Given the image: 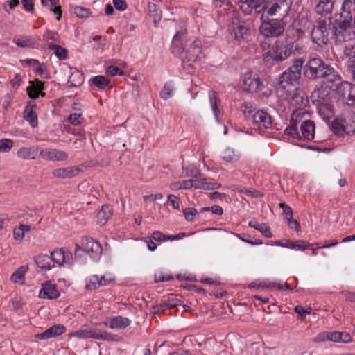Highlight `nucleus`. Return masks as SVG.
I'll list each match as a JSON object with an SVG mask.
<instances>
[{
    "label": "nucleus",
    "instance_id": "obj_62",
    "mask_svg": "<svg viewBox=\"0 0 355 355\" xmlns=\"http://www.w3.org/2000/svg\"><path fill=\"white\" fill-rule=\"evenodd\" d=\"M296 249L299 250H304L309 248L310 244L302 240H298L296 241Z\"/></svg>",
    "mask_w": 355,
    "mask_h": 355
},
{
    "label": "nucleus",
    "instance_id": "obj_8",
    "mask_svg": "<svg viewBox=\"0 0 355 355\" xmlns=\"http://www.w3.org/2000/svg\"><path fill=\"white\" fill-rule=\"evenodd\" d=\"M336 92L347 105H355V85L345 81L340 82L337 85Z\"/></svg>",
    "mask_w": 355,
    "mask_h": 355
},
{
    "label": "nucleus",
    "instance_id": "obj_3",
    "mask_svg": "<svg viewBox=\"0 0 355 355\" xmlns=\"http://www.w3.org/2000/svg\"><path fill=\"white\" fill-rule=\"evenodd\" d=\"M333 32L334 24L331 23L330 18L319 20L312 28L311 39L313 42L318 46L325 45L332 37Z\"/></svg>",
    "mask_w": 355,
    "mask_h": 355
},
{
    "label": "nucleus",
    "instance_id": "obj_37",
    "mask_svg": "<svg viewBox=\"0 0 355 355\" xmlns=\"http://www.w3.org/2000/svg\"><path fill=\"white\" fill-rule=\"evenodd\" d=\"M190 183L192 184L191 188L193 187L196 189H204L208 190L209 184L207 182V179L202 176L197 179H190Z\"/></svg>",
    "mask_w": 355,
    "mask_h": 355
},
{
    "label": "nucleus",
    "instance_id": "obj_33",
    "mask_svg": "<svg viewBox=\"0 0 355 355\" xmlns=\"http://www.w3.org/2000/svg\"><path fill=\"white\" fill-rule=\"evenodd\" d=\"M36 264L41 268L44 270H50L51 268V258L46 254H40L35 258Z\"/></svg>",
    "mask_w": 355,
    "mask_h": 355
},
{
    "label": "nucleus",
    "instance_id": "obj_47",
    "mask_svg": "<svg viewBox=\"0 0 355 355\" xmlns=\"http://www.w3.org/2000/svg\"><path fill=\"white\" fill-rule=\"evenodd\" d=\"M23 267H21L20 269L17 270L16 272H15L10 279L11 280L15 283H24V272L25 270H23Z\"/></svg>",
    "mask_w": 355,
    "mask_h": 355
},
{
    "label": "nucleus",
    "instance_id": "obj_40",
    "mask_svg": "<svg viewBox=\"0 0 355 355\" xmlns=\"http://www.w3.org/2000/svg\"><path fill=\"white\" fill-rule=\"evenodd\" d=\"M71 336H77L82 338H94L96 336V332L92 330H79L71 334Z\"/></svg>",
    "mask_w": 355,
    "mask_h": 355
},
{
    "label": "nucleus",
    "instance_id": "obj_56",
    "mask_svg": "<svg viewBox=\"0 0 355 355\" xmlns=\"http://www.w3.org/2000/svg\"><path fill=\"white\" fill-rule=\"evenodd\" d=\"M35 337L38 339L42 340L53 338L54 337V335L53 334V331L50 327L48 329H46L44 332L36 334Z\"/></svg>",
    "mask_w": 355,
    "mask_h": 355
},
{
    "label": "nucleus",
    "instance_id": "obj_21",
    "mask_svg": "<svg viewBox=\"0 0 355 355\" xmlns=\"http://www.w3.org/2000/svg\"><path fill=\"white\" fill-rule=\"evenodd\" d=\"M39 296L41 298L55 299L59 296V293L54 284H46L40 291Z\"/></svg>",
    "mask_w": 355,
    "mask_h": 355
},
{
    "label": "nucleus",
    "instance_id": "obj_7",
    "mask_svg": "<svg viewBox=\"0 0 355 355\" xmlns=\"http://www.w3.org/2000/svg\"><path fill=\"white\" fill-rule=\"evenodd\" d=\"M329 66L319 57L311 58L304 66V76L309 80L321 79Z\"/></svg>",
    "mask_w": 355,
    "mask_h": 355
},
{
    "label": "nucleus",
    "instance_id": "obj_54",
    "mask_svg": "<svg viewBox=\"0 0 355 355\" xmlns=\"http://www.w3.org/2000/svg\"><path fill=\"white\" fill-rule=\"evenodd\" d=\"M328 331L321 332L313 338V342L315 343H319L327 341L328 340Z\"/></svg>",
    "mask_w": 355,
    "mask_h": 355
},
{
    "label": "nucleus",
    "instance_id": "obj_35",
    "mask_svg": "<svg viewBox=\"0 0 355 355\" xmlns=\"http://www.w3.org/2000/svg\"><path fill=\"white\" fill-rule=\"evenodd\" d=\"M220 155L223 159L227 162H235L239 159V155L230 147L222 149Z\"/></svg>",
    "mask_w": 355,
    "mask_h": 355
},
{
    "label": "nucleus",
    "instance_id": "obj_15",
    "mask_svg": "<svg viewBox=\"0 0 355 355\" xmlns=\"http://www.w3.org/2000/svg\"><path fill=\"white\" fill-rule=\"evenodd\" d=\"M271 6L268 9L270 13H273L278 17H285L287 16L291 3L288 0H270Z\"/></svg>",
    "mask_w": 355,
    "mask_h": 355
},
{
    "label": "nucleus",
    "instance_id": "obj_13",
    "mask_svg": "<svg viewBox=\"0 0 355 355\" xmlns=\"http://www.w3.org/2000/svg\"><path fill=\"white\" fill-rule=\"evenodd\" d=\"M229 31L235 40H239L248 33L249 26L245 22L235 17L232 19V23L229 25Z\"/></svg>",
    "mask_w": 355,
    "mask_h": 355
},
{
    "label": "nucleus",
    "instance_id": "obj_5",
    "mask_svg": "<svg viewBox=\"0 0 355 355\" xmlns=\"http://www.w3.org/2000/svg\"><path fill=\"white\" fill-rule=\"evenodd\" d=\"M240 8L246 15H250L253 11L257 15H260V19H266L269 15H275L268 12L269 8L272 5L270 0H241Z\"/></svg>",
    "mask_w": 355,
    "mask_h": 355
},
{
    "label": "nucleus",
    "instance_id": "obj_36",
    "mask_svg": "<svg viewBox=\"0 0 355 355\" xmlns=\"http://www.w3.org/2000/svg\"><path fill=\"white\" fill-rule=\"evenodd\" d=\"M24 119L30 123V125L35 128L37 125V116L33 110V107L27 106L24 110Z\"/></svg>",
    "mask_w": 355,
    "mask_h": 355
},
{
    "label": "nucleus",
    "instance_id": "obj_12",
    "mask_svg": "<svg viewBox=\"0 0 355 355\" xmlns=\"http://www.w3.org/2000/svg\"><path fill=\"white\" fill-rule=\"evenodd\" d=\"M80 252H86L93 259H98L102 253V247L101 244L94 240L87 241L85 248H81L78 244L76 245L75 258L77 259L80 255Z\"/></svg>",
    "mask_w": 355,
    "mask_h": 355
},
{
    "label": "nucleus",
    "instance_id": "obj_22",
    "mask_svg": "<svg viewBox=\"0 0 355 355\" xmlns=\"http://www.w3.org/2000/svg\"><path fill=\"white\" fill-rule=\"evenodd\" d=\"M112 209L109 205H103L96 216L97 223L101 225H104L107 222L108 219L112 216Z\"/></svg>",
    "mask_w": 355,
    "mask_h": 355
},
{
    "label": "nucleus",
    "instance_id": "obj_10",
    "mask_svg": "<svg viewBox=\"0 0 355 355\" xmlns=\"http://www.w3.org/2000/svg\"><path fill=\"white\" fill-rule=\"evenodd\" d=\"M350 24H345L344 21H341L338 28L334 26V32L332 35L336 44H344L354 41L350 35Z\"/></svg>",
    "mask_w": 355,
    "mask_h": 355
},
{
    "label": "nucleus",
    "instance_id": "obj_32",
    "mask_svg": "<svg viewBox=\"0 0 355 355\" xmlns=\"http://www.w3.org/2000/svg\"><path fill=\"white\" fill-rule=\"evenodd\" d=\"M107 284V281L103 277H99L97 275H94L91 277L89 282L87 284L85 288L87 290L92 291L98 288L101 286H104Z\"/></svg>",
    "mask_w": 355,
    "mask_h": 355
},
{
    "label": "nucleus",
    "instance_id": "obj_23",
    "mask_svg": "<svg viewBox=\"0 0 355 355\" xmlns=\"http://www.w3.org/2000/svg\"><path fill=\"white\" fill-rule=\"evenodd\" d=\"M334 7L333 0H319L318 4L315 6V11L317 13L330 14Z\"/></svg>",
    "mask_w": 355,
    "mask_h": 355
},
{
    "label": "nucleus",
    "instance_id": "obj_4",
    "mask_svg": "<svg viewBox=\"0 0 355 355\" xmlns=\"http://www.w3.org/2000/svg\"><path fill=\"white\" fill-rule=\"evenodd\" d=\"M303 61L302 59L295 60L292 66L286 70L280 76L279 85L283 89L289 91L291 87L297 85L301 77V69Z\"/></svg>",
    "mask_w": 355,
    "mask_h": 355
},
{
    "label": "nucleus",
    "instance_id": "obj_20",
    "mask_svg": "<svg viewBox=\"0 0 355 355\" xmlns=\"http://www.w3.org/2000/svg\"><path fill=\"white\" fill-rule=\"evenodd\" d=\"M315 123L313 121L306 120L300 125V139L312 140L314 139Z\"/></svg>",
    "mask_w": 355,
    "mask_h": 355
},
{
    "label": "nucleus",
    "instance_id": "obj_52",
    "mask_svg": "<svg viewBox=\"0 0 355 355\" xmlns=\"http://www.w3.org/2000/svg\"><path fill=\"white\" fill-rule=\"evenodd\" d=\"M184 217L187 220L192 221L197 214V210L194 208H187L184 211Z\"/></svg>",
    "mask_w": 355,
    "mask_h": 355
},
{
    "label": "nucleus",
    "instance_id": "obj_1",
    "mask_svg": "<svg viewBox=\"0 0 355 355\" xmlns=\"http://www.w3.org/2000/svg\"><path fill=\"white\" fill-rule=\"evenodd\" d=\"M180 33H177L173 40L174 53L182 60L195 62L201 53V42L195 37L186 39L184 44L180 42Z\"/></svg>",
    "mask_w": 355,
    "mask_h": 355
},
{
    "label": "nucleus",
    "instance_id": "obj_59",
    "mask_svg": "<svg viewBox=\"0 0 355 355\" xmlns=\"http://www.w3.org/2000/svg\"><path fill=\"white\" fill-rule=\"evenodd\" d=\"M151 238L157 242L165 241V234L159 231H155L151 235Z\"/></svg>",
    "mask_w": 355,
    "mask_h": 355
},
{
    "label": "nucleus",
    "instance_id": "obj_64",
    "mask_svg": "<svg viewBox=\"0 0 355 355\" xmlns=\"http://www.w3.org/2000/svg\"><path fill=\"white\" fill-rule=\"evenodd\" d=\"M347 65V69H348L349 71L350 72L353 80L355 81V61L352 62V61H350V63Z\"/></svg>",
    "mask_w": 355,
    "mask_h": 355
},
{
    "label": "nucleus",
    "instance_id": "obj_6",
    "mask_svg": "<svg viewBox=\"0 0 355 355\" xmlns=\"http://www.w3.org/2000/svg\"><path fill=\"white\" fill-rule=\"evenodd\" d=\"M284 18L269 15L266 19H261L262 22L259 27L260 33L266 37L279 36L284 31Z\"/></svg>",
    "mask_w": 355,
    "mask_h": 355
},
{
    "label": "nucleus",
    "instance_id": "obj_28",
    "mask_svg": "<svg viewBox=\"0 0 355 355\" xmlns=\"http://www.w3.org/2000/svg\"><path fill=\"white\" fill-rule=\"evenodd\" d=\"M83 74L76 69L71 72L67 84L69 87H79L83 84Z\"/></svg>",
    "mask_w": 355,
    "mask_h": 355
},
{
    "label": "nucleus",
    "instance_id": "obj_25",
    "mask_svg": "<svg viewBox=\"0 0 355 355\" xmlns=\"http://www.w3.org/2000/svg\"><path fill=\"white\" fill-rule=\"evenodd\" d=\"M38 148L35 147H30V148H21L17 151V155L25 159H35L37 155Z\"/></svg>",
    "mask_w": 355,
    "mask_h": 355
},
{
    "label": "nucleus",
    "instance_id": "obj_57",
    "mask_svg": "<svg viewBox=\"0 0 355 355\" xmlns=\"http://www.w3.org/2000/svg\"><path fill=\"white\" fill-rule=\"evenodd\" d=\"M51 330L53 331V334L55 336H60L65 331V327L63 325H53L51 327Z\"/></svg>",
    "mask_w": 355,
    "mask_h": 355
},
{
    "label": "nucleus",
    "instance_id": "obj_43",
    "mask_svg": "<svg viewBox=\"0 0 355 355\" xmlns=\"http://www.w3.org/2000/svg\"><path fill=\"white\" fill-rule=\"evenodd\" d=\"M71 9L73 10V13L80 18H85L87 17L90 13L89 10L87 8H85L78 6H71Z\"/></svg>",
    "mask_w": 355,
    "mask_h": 355
},
{
    "label": "nucleus",
    "instance_id": "obj_19",
    "mask_svg": "<svg viewBox=\"0 0 355 355\" xmlns=\"http://www.w3.org/2000/svg\"><path fill=\"white\" fill-rule=\"evenodd\" d=\"M80 171V166H73L57 168L53 171V175L58 178L67 179L76 176Z\"/></svg>",
    "mask_w": 355,
    "mask_h": 355
},
{
    "label": "nucleus",
    "instance_id": "obj_2",
    "mask_svg": "<svg viewBox=\"0 0 355 355\" xmlns=\"http://www.w3.org/2000/svg\"><path fill=\"white\" fill-rule=\"evenodd\" d=\"M296 46L292 40L286 39L284 41H277L272 49L264 55V60L270 62V60L276 62L283 61L294 53Z\"/></svg>",
    "mask_w": 355,
    "mask_h": 355
},
{
    "label": "nucleus",
    "instance_id": "obj_55",
    "mask_svg": "<svg viewBox=\"0 0 355 355\" xmlns=\"http://www.w3.org/2000/svg\"><path fill=\"white\" fill-rule=\"evenodd\" d=\"M95 339L104 340H114V336L107 332L96 333Z\"/></svg>",
    "mask_w": 355,
    "mask_h": 355
},
{
    "label": "nucleus",
    "instance_id": "obj_60",
    "mask_svg": "<svg viewBox=\"0 0 355 355\" xmlns=\"http://www.w3.org/2000/svg\"><path fill=\"white\" fill-rule=\"evenodd\" d=\"M113 3L115 8L119 10L123 11L127 7L125 1L123 0H113Z\"/></svg>",
    "mask_w": 355,
    "mask_h": 355
},
{
    "label": "nucleus",
    "instance_id": "obj_38",
    "mask_svg": "<svg viewBox=\"0 0 355 355\" xmlns=\"http://www.w3.org/2000/svg\"><path fill=\"white\" fill-rule=\"evenodd\" d=\"M284 132L287 135L300 139V132H298L297 124L296 121L293 119H291L290 125L285 129Z\"/></svg>",
    "mask_w": 355,
    "mask_h": 355
},
{
    "label": "nucleus",
    "instance_id": "obj_17",
    "mask_svg": "<svg viewBox=\"0 0 355 355\" xmlns=\"http://www.w3.org/2000/svg\"><path fill=\"white\" fill-rule=\"evenodd\" d=\"M51 261L58 264L59 266L66 264H71L72 260V254L69 251L64 250L63 248L55 250L51 253Z\"/></svg>",
    "mask_w": 355,
    "mask_h": 355
},
{
    "label": "nucleus",
    "instance_id": "obj_44",
    "mask_svg": "<svg viewBox=\"0 0 355 355\" xmlns=\"http://www.w3.org/2000/svg\"><path fill=\"white\" fill-rule=\"evenodd\" d=\"M92 83L100 89H104L110 84V80L103 76H97L92 79Z\"/></svg>",
    "mask_w": 355,
    "mask_h": 355
},
{
    "label": "nucleus",
    "instance_id": "obj_51",
    "mask_svg": "<svg viewBox=\"0 0 355 355\" xmlns=\"http://www.w3.org/2000/svg\"><path fill=\"white\" fill-rule=\"evenodd\" d=\"M83 120L81 114L78 113L71 114L68 118V121L74 125L80 124Z\"/></svg>",
    "mask_w": 355,
    "mask_h": 355
},
{
    "label": "nucleus",
    "instance_id": "obj_27",
    "mask_svg": "<svg viewBox=\"0 0 355 355\" xmlns=\"http://www.w3.org/2000/svg\"><path fill=\"white\" fill-rule=\"evenodd\" d=\"M208 96L209 104L214 112L215 119L217 121H218L219 110L218 108V103H220V100L218 98V94L216 92L211 90L208 93Z\"/></svg>",
    "mask_w": 355,
    "mask_h": 355
},
{
    "label": "nucleus",
    "instance_id": "obj_31",
    "mask_svg": "<svg viewBox=\"0 0 355 355\" xmlns=\"http://www.w3.org/2000/svg\"><path fill=\"white\" fill-rule=\"evenodd\" d=\"M345 123V119H336L331 124V130L335 135L339 137H344L343 129H344Z\"/></svg>",
    "mask_w": 355,
    "mask_h": 355
},
{
    "label": "nucleus",
    "instance_id": "obj_11",
    "mask_svg": "<svg viewBox=\"0 0 355 355\" xmlns=\"http://www.w3.org/2000/svg\"><path fill=\"white\" fill-rule=\"evenodd\" d=\"M243 87L248 92H257L262 87V83L256 73L248 71L243 77Z\"/></svg>",
    "mask_w": 355,
    "mask_h": 355
},
{
    "label": "nucleus",
    "instance_id": "obj_18",
    "mask_svg": "<svg viewBox=\"0 0 355 355\" xmlns=\"http://www.w3.org/2000/svg\"><path fill=\"white\" fill-rule=\"evenodd\" d=\"M40 156L49 161H64L68 158V155L64 151L56 149H43L40 151Z\"/></svg>",
    "mask_w": 355,
    "mask_h": 355
},
{
    "label": "nucleus",
    "instance_id": "obj_48",
    "mask_svg": "<svg viewBox=\"0 0 355 355\" xmlns=\"http://www.w3.org/2000/svg\"><path fill=\"white\" fill-rule=\"evenodd\" d=\"M279 207L282 209L283 214L286 216L285 218L287 222L293 219V211L291 208L284 202H281L279 205Z\"/></svg>",
    "mask_w": 355,
    "mask_h": 355
},
{
    "label": "nucleus",
    "instance_id": "obj_61",
    "mask_svg": "<svg viewBox=\"0 0 355 355\" xmlns=\"http://www.w3.org/2000/svg\"><path fill=\"white\" fill-rule=\"evenodd\" d=\"M328 340L333 342H340V335L339 331L328 332Z\"/></svg>",
    "mask_w": 355,
    "mask_h": 355
},
{
    "label": "nucleus",
    "instance_id": "obj_24",
    "mask_svg": "<svg viewBox=\"0 0 355 355\" xmlns=\"http://www.w3.org/2000/svg\"><path fill=\"white\" fill-rule=\"evenodd\" d=\"M343 56L346 59L347 64H349L350 61L352 62L355 61V39H354V41L345 44Z\"/></svg>",
    "mask_w": 355,
    "mask_h": 355
},
{
    "label": "nucleus",
    "instance_id": "obj_45",
    "mask_svg": "<svg viewBox=\"0 0 355 355\" xmlns=\"http://www.w3.org/2000/svg\"><path fill=\"white\" fill-rule=\"evenodd\" d=\"M42 89V85L41 82L39 83V85L35 86L33 85L31 87H28L27 88L28 94L30 98L33 99H35L39 96V94L40 91Z\"/></svg>",
    "mask_w": 355,
    "mask_h": 355
},
{
    "label": "nucleus",
    "instance_id": "obj_30",
    "mask_svg": "<svg viewBox=\"0 0 355 355\" xmlns=\"http://www.w3.org/2000/svg\"><path fill=\"white\" fill-rule=\"evenodd\" d=\"M291 103L296 107H300L304 104L305 98L304 94L299 92L296 88L293 91L290 92Z\"/></svg>",
    "mask_w": 355,
    "mask_h": 355
},
{
    "label": "nucleus",
    "instance_id": "obj_49",
    "mask_svg": "<svg viewBox=\"0 0 355 355\" xmlns=\"http://www.w3.org/2000/svg\"><path fill=\"white\" fill-rule=\"evenodd\" d=\"M173 88L171 85L166 84L160 92V96L163 99H168L172 96Z\"/></svg>",
    "mask_w": 355,
    "mask_h": 355
},
{
    "label": "nucleus",
    "instance_id": "obj_26",
    "mask_svg": "<svg viewBox=\"0 0 355 355\" xmlns=\"http://www.w3.org/2000/svg\"><path fill=\"white\" fill-rule=\"evenodd\" d=\"M325 79L327 84L335 83L341 80V76L340 74L331 66L329 65L327 69V72L323 75V78Z\"/></svg>",
    "mask_w": 355,
    "mask_h": 355
},
{
    "label": "nucleus",
    "instance_id": "obj_46",
    "mask_svg": "<svg viewBox=\"0 0 355 355\" xmlns=\"http://www.w3.org/2000/svg\"><path fill=\"white\" fill-rule=\"evenodd\" d=\"M13 146V141L10 139L0 140V152L8 153Z\"/></svg>",
    "mask_w": 355,
    "mask_h": 355
},
{
    "label": "nucleus",
    "instance_id": "obj_53",
    "mask_svg": "<svg viewBox=\"0 0 355 355\" xmlns=\"http://www.w3.org/2000/svg\"><path fill=\"white\" fill-rule=\"evenodd\" d=\"M106 73L107 75L114 76L116 75H123V71L116 66H110L106 69Z\"/></svg>",
    "mask_w": 355,
    "mask_h": 355
},
{
    "label": "nucleus",
    "instance_id": "obj_29",
    "mask_svg": "<svg viewBox=\"0 0 355 355\" xmlns=\"http://www.w3.org/2000/svg\"><path fill=\"white\" fill-rule=\"evenodd\" d=\"M130 324V320L128 318L121 316L113 318L110 322L111 329H125Z\"/></svg>",
    "mask_w": 355,
    "mask_h": 355
},
{
    "label": "nucleus",
    "instance_id": "obj_16",
    "mask_svg": "<svg viewBox=\"0 0 355 355\" xmlns=\"http://www.w3.org/2000/svg\"><path fill=\"white\" fill-rule=\"evenodd\" d=\"M355 19V0H344L342 4L340 20L345 24H350L352 19Z\"/></svg>",
    "mask_w": 355,
    "mask_h": 355
},
{
    "label": "nucleus",
    "instance_id": "obj_41",
    "mask_svg": "<svg viewBox=\"0 0 355 355\" xmlns=\"http://www.w3.org/2000/svg\"><path fill=\"white\" fill-rule=\"evenodd\" d=\"M191 184L189 180H186L180 182H173L170 184L171 190H179L182 189H188L191 188Z\"/></svg>",
    "mask_w": 355,
    "mask_h": 355
},
{
    "label": "nucleus",
    "instance_id": "obj_14",
    "mask_svg": "<svg viewBox=\"0 0 355 355\" xmlns=\"http://www.w3.org/2000/svg\"><path fill=\"white\" fill-rule=\"evenodd\" d=\"M252 121L254 126L260 130L268 129L272 126L270 116L263 110L257 111L252 114Z\"/></svg>",
    "mask_w": 355,
    "mask_h": 355
},
{
    "label": "nucleus",
    "instance_id": "obj_58",
    "mask_svg": "<svg viewBox=\"0 0 355 355\" xmlns=\"http://www.w3.org/2000/svg\"><path fill=\"white\" fill-rule=\"evenodd\" d=\"M168 203H170L174 209H178L180 208L179 201L178 198L172 194L168 196Z\"/></svg>",
    "mask_w": 355,
    "mask_h": 355
},
{
    "label": "nucleus",
    "instance_id": "obj_63",
    "mask_svg": "<svg viewBox=\"0 0 355 355\" xmlns=\"http://www.w3.org/2000/svg\"><path fill=\"white\" fill-rule=\"evenodd\" d=\"M287 223L291 229H295L297 232L300 231V225L296 220L291 219Z\"/></svg>",
    "mask_w": 355,
    "mask_h": 355
},
{
    "label": "nucleus",
    "instance_id": "obj_50",
    "mask_svg": "<svg viewBox=\"0 0 355 355\" xmlns=\"http://www.w3.org/2000/svg\"><path fill=\"white\" fill-rule=\"evenodd\" d=\"M256 230H259L263 236L267 238L272 237L270 228L263 223L257 225Z\"/></svg>",
    "mask_w": 355,
    "mask_h": 355
},
{
    "label": "nucleus",
    "instance_id": "obj_34",
    "mask_svg": "<svg viewBox=\"0 0 355 355\" xmlns=\"http://www.w3.org/2000/svg\"><path fill=\"white\" fill-rule=\"evenodd\" d=\"M148 8L150 17L153 19V23L157 25L162 19V12L155 4L152 3H148Z\"/></svg>",
    "mask_w": 355,
    "mask_h": 355
},
{
    "label": "nucleus",
    "instance_id": "obj_42",
    "mask_svg": "<svg viewBox=\"0 0 355 355\" xmlns=\"http://www.w3.org/2000/svg\"><path fill=\"white\" fill-rule=\"evenodd\" d=\"M50 49L54 50L55 55L60 60H64L67 58V50L57 44H50L49 46Z\"/></svg>",
    "mask_w": 355,
    "mask_h": 355
},
{
    "label": "nucleus",
    "instance_id": "obj_39",
    "mask_svg": "<svg viewBox=\"0 0 355 355\" xmlns=\"http://www.w3.org/2000/svg\"><path fill=\"white\" fill-rule=\"evenodd\" d=\"M354 118L355 116L352 115L349 120L345 119V127L344 129H343L344 136L349 135L355 132V122L354 120Z\"/></svg>",
    "mask_w": 355,
    "mask_h": 355
},
{
    "label": "nucleus",
    "instance_id": "obj_9",
    "mask_svg": "<svg viewBox=\"0 0 355 355\" xmlns=\"http://www.w3.org/2000/svg\"><path fill=\"white\" fill-rule=\"evenodd\" d=\"M331 87L322 81L312 92L311 98L314 102L326 103L331 99Z\"/></svg>",
    "mask_w": 355,
    "mask_h": 355
}]
</instances>
